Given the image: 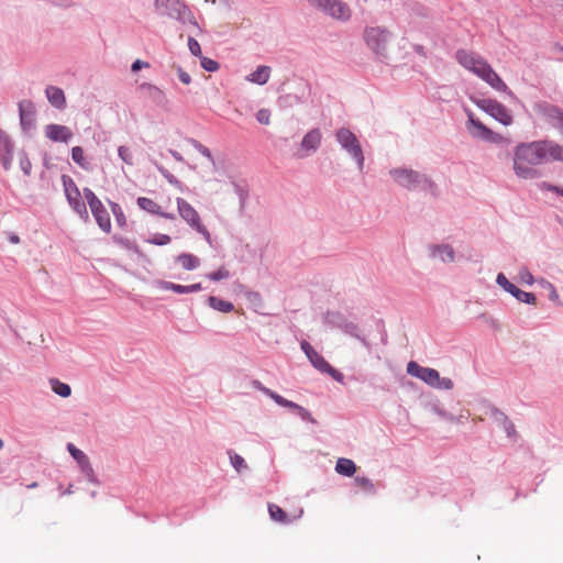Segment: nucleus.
Returning <instances> with one entry per match:
<instances>
[{"label": "nucleus", "mask_w": 563, "mask_h": 563, "mask_svg": "<svg viewBox=\"0 0 563 563\" xmlns=\"http://www.w3.org/2000/svg\"><path fill=\"white\" fill-rule=\"evenodd\" d=\"M406 371L408 375L420 379L431 388L451 390L454 387V383L451 378L441 377L437 369L421 366L416 361H410L407 364Z\"/></svg>", "instance_id": "obj_5"}, {"label": "nucleus", "mask_w": 563, "mask_h": 563, "mask_svg": "<svg viewBox=\"0 0 563 563\" xmlns=\"http://www.w3.org/2000/svg\"><path fill=\"white\" fill-rule=\"evenodd\" d=\"M433 411L439 416L441 417L442 419L446 420V421H453L454 420V416L446 412L444 409H441L439 407H433Z\"/></svg>", "instance_id": "obj_56"}, {"label": "nucleus", "mask_w": 563, "mask_h": 563, "mask_svg": "<svg viewBox=\"0 0 563 563\" xmlns=\"http://www.w3.org/2000/svg\"><path fill=\"white\" fill-rule=\"evenodd\" d=\"M271 71L272 69L269 66L262 65L258 66L253 73L249 74L245 79L249 82L263 86L269 80Z\"/></svg>", "instance_id": "obj_23"}, {"label": "nucleus", "mask_w": 563, "mask_h": 563, "mask_svg": "<svg viewBox=\"0 0 563 563\" xmlns=\"http://www.w3.org/2000/svg\"><path fill=\"white\" fill-rule=\"evenodd\" d=\"M157 287L164 290H175V283L172 282H165V280H158L156 283Z\"/></svg>", "instance_id": "obj_59"}, {"label": "nucleus", "mask_w": 563, "mask_h": 563, "mask_svg": "<svg viewBox=\"0 0 563 563\" xmlns=\"http://www.w3.org/2000/svg\"><path fill=\"white\" fill-rule=\"evenodd\" d=\"M307 4L322 15L336 21L347 22L352 16V9L343 0H305Z\"/></svg>", "instance_id": "obj_8"}, {"label": "nucleus", "mask_w": 563, "mask_h": 563, "mask_svg": "<svg viewBox=\"0 0 563 563\" xmlns=\"http://www.w3.org/2000/svg\"><path fill=\"white\" fill-rule=\"evenodd\" d=\"M556 147L552 141L540 140L528 143H520L514 148L512 169L519 179L532 180L541 176L537 166L551 161L555 155Z\"/></svg>", "instance_id": "obj_1"}, {"label": "nucleus", "mask_w": 563, "mask_h": 563, "mask_svg": "<svg viewBox=\"0 0 563 563\" xmlns=\"http://www.w3.org/2000/svg\"><path fill=\"white\" fill-rule=\"evenodd\" d=\"M258 389L265 395H267L271 399H273L277 405L294 410L302 420L311 423H317L316 419L312 417L310 411L303 408L302 406L284 398L279 394L262 385L258 386Z\"/></svg>", "instance_id": "obj_14"}, {"label": "nucleus", "mask_w": 563, "mask_h": 563, "mask_svg": "<svg viewBox=\"0 0 563 563\" xmlns=\"http://www.w3.org/2000/svg\"><path fill=\"white\" fill-rule=\"evenodd\" d=\"M512 296L518 301L523 302V303L536 305V302H537V297L534 294L523 291V290L519 289L518 287L514 291Z\"/></svg>", "instance_id": "obj_35"}, {"label": "nucleus", "mask_w": 563, "mask_h": 563, "mask_svg": "<svg viewBox=\"0 0 563 563\" xmlns=\"http://www.w3.org/2000/svg\"><path fill=\"white\" fill-rule=\"evenodd\" d=\"M552 145L556 147L555 155H551V161H561L563 162V146L552 141Z\"/></svg>", "instance_id": "obj_57"}, {"label": "nucleus", "mask_w": 563, "mask_h": 563, "mask_svg": "<svg viewBox=\"0 0 563 563\" xmlns=\"http://www.w3.org/2000/svg\"><path fill=\"white\" fill-rule=\"evenodd\" d=\"M322 320L329 328L340 329L345 334L360 341L364 347L371 350V343L362 333L360 327L355 322L349 320L342 312L329 310L323 314Z\"/></svg>", "instance_id": "obj_7"}, {"label": "nucleus", "mask_w": 563, "mask_h": 563, "mask_svg": "<svg viewBox=\"0 0 563 563\" xmlns=\"http://www.w3.org/2000/svg\"><path fill=\"white\" fill-rule=\"evenodd\" d=\"M140 88L144 90L147 97L157 104H162L166 101V95L159 87L150 82H144L140 86Z\"/></svg>", "instance_id": "obj_25"}, {"label": "nucleus", "mask_w": 563, "mask_h": 563, "mask_svg": "<svg viewBox=\"0 0 563 563\" xmlns=\"http://www.w3.org/2000/svg\"><path fill=\"white\" fill-rule=\"evenodd\" d=\"M150 64L147 62H144L142 59H135L131 65V70L133 73H136L141 70L142 68H148Z\"/></svg>", "instance_id": "obj_54"}, {"label": "nucleus", "mask_w": 563, "mask_h": 563, "mask_svg": "<svg viewBox=\"0 0 563 563\" xmlns=\"http://www.w3.org/2000/svg\"><path fill=\"white\" fill-rule=\"evenodd\" d=\"M496 283L500 288H503L505 291L509 292L511 296L517 288V286H515L512 283H510L503 273H499L497 275Z\"/></svg>", "instance_id": "obj_38"}, {"label": "nucleus", "mask_w": 563, "mask_h": 563, "mask_svg": "<svg viewBox=\"0 0 563 563\" xmlns=\"http://www.w3.org/2000/svg\"><path fill=\"white\" fill-rule=\"evenodd\" d=\"M166 180L173 186L180 187V181L172 174L166 178Z\"/></svg>", "instance_id": "obj_63"}, {"label": "nucleus", "mask_w": 563, "mask_h": 563, "mask_svg": "<svg viewBox=\"0 0 563 563\" xmlns=\"http://www.w3.org/2000/svg\"><path fill=\"white\" fill-rule=\"evenodd\" d=\"M48 384L52 390L62 398H68L71 395V387L58 378H49Z\"/></svg>", "instance_id": "obj_28"}, {"label": "nucleus", "mask_w": 563, "mask_h": 563, "mask_svg": "<svg viewBox=\"0 0 563 563\" xmlns=\"http://www.w3.org/2000/svg\"><path fill=\"white\" fill-rule=\"evenodd\" d=\"M476 106L506 126L512 123V115L510 111L496 100L479 99L476 101Z\"/></svg>", "instance_id": "obj_12"}, {"label": "nucleus", "mask_w": 563, "mask_h": 563, "mask_svg": "<svg viewBox=\"0 0 563 563\" xmlns=\"http://www.w3.org/2000/svg\"><path fill=\"white\" fill-rule=\"evenodd\" d=\"M44 134L52 142L65 144L69 143L74 137V133L70 128L57 123H51L45 125Z\"/></svg>", "instance_id": "obj_16"}, {"label": "nucleus", "mask_w": 563, "mask_h": 563, "mask_svg": "<svg viewBox=\"0 0 563 563\" xmlns=\"http://www.w3.org/2000/svg\"><path fill=\"white\" fill-rule=\"evenodd\" d=\"M137 206L152 214H158L162 213L161 207L152 199L146 197H140L137 198Z\"/></svg>", "instance_id": "obj_32"}, {"label": "nucleus", "mask_w": 563, "mask_h": 563, "mask_svg": "<svg viewBox=\"0 0 563 563\" xmlns=\"http://www.w3.org/2000/svg\"><path fill=\"white\" fill-rule=\"evenodd\" d=\"M335 471L341 475L352 476L356 472V465L350 459L340 457L336 461Z\"/></svg>", "instance_id": "obj_27"}, {"label": "nucleus", "mask_w": 563, "mask_h": 563, "mask_svg": "<svg viewBox=\"0 0 563 563\" xmlns=\"http://www.w3.org/2000/svg\"><path fill=\"white\" fill-rule=\"evenodd\" d=\"M427 252L431 261L444 265L454 264L457 261V253L455 249L446 242L430 243L427 246Z\"/></svg>", "instance_id": "obj_11"}, {"label": "nucleus", "mask_w": 563, "mask_h": 563, "mask_svg": "<svg viewBox=\"0 0 563 563\" xmlns=\"http://www.w3.org/2000/svg\"><path fill=\"white\" fill-rule=\"evenodd\" d=\"M208 305L212 309H214L217 311H220V312H224V313L231 312L234 309V306H233L232 302L223 300V299L218 298L216 296L208 297Z\"/></svg>", "instance_id": "obj_30"}, {"label": "nucleus", "mask_w": 563, "mask_h": 563, "mask_svg": "<svg viewBox=\"0 0 563 563\" xmlns=\"http://www.w3.org/2000/svg\"><path fill=\"white\" fill-rule=\"evenodd\" d=\"M518 280L521 284L531 286L534 283V277L529 268L522 266L518 271Z\"/></svg>", "instance_id": "obj_40"}, {"label": "nucleus", "mask_w": 563, "mask_h": 563, "mask_svg": "<svg viewBox=\"0 0 563 563\" xmlns=\"http://www.w3.org/2000/svg\"><path fill=\"white\" fill-rule=\"evenodd\" d=\"M181 24L189 26L192 32L196 35H201L203 33V30L199 25L196 16L194 15L192 11L188 8V5L185 7V9L181 11V13L176 19Z\"/></svg>", "instance_id": "obj_22"}, {"label": "nucleus", "mask_w": 563, "mask_h": 563, "mask_svg": "<svg viewBox=\"0 0 563 563\" xmlns=\"http://www.w3.org/2000/svg\"><path fill=\"white\" fill-rule=\"evenodd\" d=\"M191 143L192 145L195 146V148L201 154L203 155L205 157H207L211 163H214V159L212 157V154L211 152L209 151V148H207L205 145H202L201 143L195 141V140H191Z\"/></svg>", "instance_id": "obj_49"}, {"label": "nucleus", "mask_w": 563, "mask_h": 563, "mask_svg": "<svg viewBox=\"0 0 563 563\" xmlns=\"http://www.w3.org/2000/svg\"><path fill=\"white\" fill-rule=\"evenodd\" d=\"M206 277L212 282H219L230 277V273L227 268L220 267L218 271L209 273Z\"/></svg>", "instance_id": "obj_43"}, {"label": "nucleus", "mask_w": 563, "mask_h": 563, "mask_svg": "<svg viewBox=\"0 0 563 563\" xmlns=\"http://www.w3.org/2000/svg\"><path fill=\"white\" fill-rule=\"evenodd\" d=\"M228 455L230 459V464L238 473H242L249 468L245 460L236 452L229 450Z\"/></svg>", "instance_id": "obj_31"}, {"label": "nucleus", "mask_w": 563, "mask_h": 563, "mask_svg": "<svg viewBox=\"0 0 563 563\" xmlns=\"http://www.w3.org/2000/svg\"><path fill=\"white\" fill-rule=\"evenodd\" d=\"M246 298L252 303H257V305L262 303V297L257 291H252V290L247 291Z\"/></svg>", "instance_id": "obj_55"}, {"label": "nucleus", "mask_w": 563, "mask_h": 563, "mask_svg": "<svg viewBox=\"0 0 563 563\" xmlns=\"http://www.w3.org/2000/svg\"><path fill=\"white\" fill-rule=\"evenodd\" d=\"M174 291L177 294H189V288L188 286L176 284Z\"/></svg>", "instance_id": "obj_62"}, {"label": "nucleus", "mask_w": 563, "mask_h": 563, "mask_svg": "<svg viewBox=\"0 0 563 563\" xmlns=\"http://www.w3.org/2000/svg\"><path fill=\"white\" fill-rule=\"evenodd\" d=\"M14 142L7 132L0 129V164L10 170L13 162Z\"/></svg>", "instance_id": "obj_17"}, {"label": "nucleus", "mask_w": 563, "mask_h": 563, "mask_svg": "<svg viewBox=\"0 0 563 563\" xmlns=\"http://www.w3.org/2000/svg\"><path fill=\"white\" fill-rule=\"evenodd\" d=\"M62 181H63L64 191H65L68 202L80 198V191L71 177H69L67 175H63Z\"/></svg>", "instance_id": "obj_26"}, {"label": "nucleus", "mask_w": 563, "mask_h": 563, "mask_svg": "<svg viewBox=\"0 0 563 563\" xmlns=\"http://www.w3.org/2000/svg\"><path fill=\"white\" fill-rule=\"evenodd\" d=\"M121 243H122V245H123L125 249H128V250H130V251L134 252L137 256H140V257H143V256H144L143 252L140 250V247L137 246V244H135L134 242H131V241H129V240H122V241H121Z\"/></svg>", "instance_id": "obj_51"}, {"label": "nucleus", "mask_w": 563, "mask_h": 563, "mask_svg": "<svg viewBox=\"0 0 563 563\" xmlns=\"http://www.w3.org/2000/svg\"><path fill=\"white\" fill-rule=\"evenodd\" d=\"M232 187H233L235 194L239 197L240 213L243 214L244 211H245V206H246V201H247V198H249V192L242 186H240V185H238L235 183H232Z\"/></svg>", "instance_id": "obj_36"}, {"label": "nucleus", "mask_w": 563, "mask_h": 563, "mask_svg": "<svg viewBox=\"0 0 563 563\" xmlns=\"http://www.w3.org/2000/svg\"><path fill=\"white\" fill-rule=\"evenodd\" d=\"M187 44H188V49L189 52L196 56V57H199V59L203 56L202 55V52H201V46L200 44L196 41L195 37L192 36H189L188 40H187Z\"/></svg>", "instance_id": "obj_45"}, {"label": "nucleus", "mask_w": 563, "mask_h": 563, "mask_svg": "<svg viewBox=\"0 0 563 563\" xmlns=\"http://www.w3.org/2000/svg\"><path fill=\"white\" fill-rule=\"evenodd\" d=\"M323 373L329 374L330 376H332L338 382H341L342 378H343V375L341 373H339L336 369H334L332 366H331L330 371H324Z\"/></svg>", "instance_id": "obj_60"}, {"label": "nucleus", "mask_w": 563, "mask_h": 563, "mask_svg": "<svg viewBox=\"0 0 563 563\" xmlns=\"http://www.w3.org/2000/svg\"><path fill=\"white\" fill-rule=\"evenodd\" d=\"M175 262L178 263L185 271H195L201 264L200 258L191 253H181L177 255L175 257Z\"/></svg>", "instance_id": "obj_24"}, {"label": "nucleus", "mask_w": 563, "mask_h": 563, "mask_svg": "<svg viewBox=\"0 0 563 563\" xmlns=\"http://www.w3.org/2000/svg\"><path fill=\"white\" fill-rule=\"evenodd\" d=\"M170 240V236L167 234L156 233L147 239L146 242L154 245H167Z\"/></svg>", "instance_id": "obj_44"}, {"label": "nucleus", "mask_w": 563, "mask_h": 563, "mask_svg": "<svg viewBox=\"0 0 563 563\" xmlns=\"http://www.w3.org/2000/svg\"><path fill=\"white\" fill-rule=\"evenodd\" d=\"M71 208L81 217L88 218V212L85 202L81 200V198H78L76 200H73L69 202Z\"/></svg>", "instance_id": "obj_46"}, {"label": "nucleus", "mask_w": 563, "mask_h": 563, "mask_svg": "<svg viewBox=\"0 0 563 563\" xmlns=\"http://www.w3.org/2000/svg\"><path fill=\"white\" fill-rule=\"evenodd\" d=\"M393 181L407 190H424L435 194V183L426 174L407 167H396L389 170Z\"/></svg>", "instance_id": "obj_3"}, {"label": "nucleus", "mask_w": 563, "mask_h": 563, "mask_svg": "<svg viewBox=\"0 0 563 563\" xmlns=\"http://www.w3.org/2000/svg\"><path fill=\"white\" fill-rule=\"evenodd\" d=\"M501 426H503V428L506 431L508 437H514L515 435L516 429H515L514 423L509 419H507L505 422H503Z\"/></svg>", "instance_id": "obj_58"}, {"label": "nucleus", "mask_w": 563, "mask_h": 563, "mask_svg": "<svg viewBox=\"0 0 563 563\" xmlns=\"http://www.w3.org/2000/svg\"><path fill=\"white\" fill-rule=\"evenodd\" d=\"M81 472L87 476L90 482H95L93 468L89 462V459L79 465Z\"/></svg>", "instance_id": "obj_50"}, {"label": "nucleus", "mask_w": 563, "mask_h": 563, "mask_svg": "<svg viewBox=\"0 0 563 563\" xmlns=\"http://www.w3.org/2000/svg\"><path fill=\"white\" fill-rule=\"evenodd\" d=\"M538 283L542 288L547 290V292H549V299L551 301L555 302L556 305H561L559 294L552 283L544 278H540Z\"/></svg>", "instance_id": "obj_34"}, {"label": "nucleus", "mask_w": 563, "mask_h": 563, "mask_svg": "<svg viewBox=\"0 0 563 563\" xmlns=\"http://www.w3.org/2000/svg\"><path fill=\"white\" fill-rule=\"evenodd\" d=\"M321 141H322V133H321L320 129H318V128L311 129L303 135V137L299 144V147L295 153V156L300 159L310 156L311 154H313L318 151V148L321 145Z\"/></svg>", "instance_id": "obj_15"}, {"label": "nucleus", "mask_w": 563, "mask_h": 563, "mask_svg": "<svg viewBox=\"0 0 563 563\" xmlns=\"http://www.w3.org/2000/svg\"><path fill=\"white\" fill-rule=\"evenodd\" d=\"M363 40L379 60L388 58V46L391 41L389 30L383 26H366L363 31Z\"/></svg>", "instance_id": "obj_6"}, {"label": "nucleus", "mask_w": 563, "mask_h": 563, "mask_svg": "<svg viewBox=\"0 0 563 563\" xmlns=\"http://www.w3.org/2000/svg\"><path fill=\"white\" fill-rule=\"evenodd\" d=\"M176 205H177V209H178V213H179L180 218L192 230H195L197 233L202 235V238L209 245H212L211 234L208 231V229L206 228V225L202 223L198 211L184 198L178 197L176 199Z\"/></svg>", "instance_id": "obj_9"}, {"label": "nucleus", "mask_w": 563, "mask_h": 563, "mask_svg": "<svg viewBox=\"0 0 563 563\" xmlns=\"http://www.w3.org/2000/svg\"><path fill=\"white\" fill-rule=\"evenodd\" d=\"M300 346H301V350L303 351V353L306 354V356L308 357V360L310 361V363L312 364V366L314 368H317L318 371H320L322 373L324 371H330L331 369V365L323 358L322 355H320L310 345V343H308L307 341H302Z\"/></svg>", "instance_id": "obj_20"}, {"label": "nucleus", "mask_w": 563, "mask_h": 563, "mask_svg": "<svg viewBox=\"0 0 563 563\" xmlns=\"http://www.w3.org/2000/svg\"><path fill=\"white\" fill-rule=\"evenodd\" d=\"M468 411L461 412L457 417L454 416L453 423H462L468 418Z\"/></svg>", "instance_id": "obj_61"}, {"label": "nucleus", "mask_w": 563, "mask_h": 563, "mask_svg": "<svg viewBox=\"0 0 563 563\" xmlns=\"http://www.w3.org/2000/svg\"><path fill=\"white\" fill-rule=\"evenodd\" d=\"M118 155L120 159L126 165L132 166L134 164L133 153L129 146L121 145L118 147Z\"/></svg>", "instance_id": "obj_37"}, {"label": "nucleus", "mask_w": 563, "mask_h": 563, "mask_svg": "<svg viewBox=\"0 0 563 563\" xmlns=\"http://www.w3.org/2000/svg\"><path fill=\"white\" fill-rule=\"evenodd\" d=\"M45 95L52 107L64 110L66 108V97L63 89L56 86H48L45 89Z\"/></svg>", "instance_id": "obj_21"}, {"label": "nucleus", "mask_w": 563, "mask_h": 563, "mask_svg": "<svg viewBox=\"0 0 563 563\" xmlns=\"http://www.w3.org/2000/svg\"><path fill=\"white\" fill-rule=\"evenodd\" d=\"M354 481H355L356 485L360 486L361 488H363L364 490H367L369 493H373L375 490L374 484L367 477L357 476V477H355Z\"/></svg>", "instance_id": "obj_48"}, {"label": "nucleus", "mask_w": 563, "mask_h": 563, "mask_svg": "<svg viewBox=\"0 0 563 563\" xmlns=\"http://www.w3.org/2000/svg\"><path fill=\"white\" fill-rule=\"evenodd\" d=\"M176 71L179 80L184 85H189L191 82V76L187 71H185L180 66L176 67Z\"/></svg>", "instance_id": "obj_53"}, {"label": "nucleus", "mask_w": 563, "mask_h": 563, "mask_svg": "<svg viewBox=\"0 0 563 563\" xmlns=\"http://www.w3.org/2000/svg\"><path fill=\"white\" fill-rule=\"evenodd\" d=\"M200 66L207 70V71H210V73H214L217 70H219L220 68V65L217 60L214 59H211L209 57H206V56H202L200 58Z\"/></svg>", "instance_id": "obj_42"}, {"label": "nucleus", "mask_w": 563, "mask_h": 563, "mask_svg": "<svg viewBox=\"0 0 563 563\" xmlns=\"http://www.w3.org/2000/svg\"><path fill=\"white\" fill-rule=\"evenodd\" d=\"M67 451L74 457V460L78 463V465H80L81 463H84L85 461L88 460V456L85 454V452H82L81 450L76 448L73 443L67 444Z\"/></svg>", "instance_id": "obj_39"}, {"label": "nucleus", "mask_w": 563, "mask_h": 563, "mask_svg": "<svg viewBox=\"0 0 563 563\" xmlns=\"http://www.w3.org/2000/svg\"><path fill=\"white\" fill-rule=\"evenodd\" d=\"M154 5L161 14L176 20L187 4L181 0H155Z\"/></svg>", "instance_id": "obj_18"}, {"label": "nucleus", "mask_w": 563, "mask_h": 563, "mask_svg": "<svg viewBox=\"0 0 563 563\" xmlns=\"http://www.w3.org/2000/svg\"><path fill=\"white\" fill-rule=\"evenodd\" d=\"M271 115H272L271 110L263 108L256 112V120L261 124L268 125V124H271Z\"/></svg>", "instance_id": "obj_47"}, {"label": "nucleus", "mask_w": 563, "mask_h": 563, "mask_svg": "<svg viewBox=\"0 0 563 563\" xmlns=\"http://www.w3.org/2000/svg\"><path fill=\"white\" fill-rule=\"evenodd\" d=\"M467 117V131L472 137L495 144L503 142V136L500 134L495 133L484 125L472 112H468Z\"/></svg>", "instance_id": "obj_13"}, {"label": "nucleus", "mask_w": 563, "mask_h": 563, "mask_svg": "<svg viewBox=\"0 0 563 563\" xmlns=\"http://www.w3.org/2000/svg\"><path fill=\"white\" fill-rule=\"evenodd\" d=\"M73 161L84 169H89V162L86 158L85 151L81 146H74L71 148Z\"/></svg>", "instance_id": "obj_33"}, {"label": "nucleus", "mask_w": 563, "mask_h": 563, "mask_svg": "<svg viewBox=\"0 0 563 563\" xmlns=\"http://www.w3.org/2000/svg\"><path fill=\"white\" fill-rule=\"evenodd\" d=\"M490 416L499 424H501L503 422H505L508 419V417L497 408L490 409Z\"/></svg>", "instance_id": "obj_52"}, {"label": "nucleus", "mask_w": 563, "mask_h": 563, "mask_svg": "<svg viewBox=\"0 0 563 563\" xmlns=\"http://www.w3.org/2000/svg\"><path fill=\"white\" fill-rule=\"evenodd\" d=\"M19 163L22 172L24 175L29 176L31 175L32 164L27 156V154L24 151L19 152Z\"/></svg>", "instance_id": "obj_41"}, {"label": "nucleus", "mask_w": 563, "mask_h": 563, "mask_svg": "<svg viewBox=\"0 0 563 563\" xmlns=\"http://www.w3.org/2000/svg\"><path fill=\"white\" fill-rule=\"evenodd\" d=\"M84 196L89 205V208L100 227V229L104 232H110L111 230V221L108 211L103 207L102 202L99 198L93 194L89 188L84 189Z\"/></svg>", "instance_id": "obj_10"}, {"label": "nucleus", "mask_w": 563, "mask_h": 563, "mask_svg": "<svg viewBox=\"0 0 563 563\" xmlns=\"http://www.w3.org/2000/svg\"><path fill=\"white\" fill-rule=\"evenodd\" d=\"M188 288H189V294H190V292L200 291L202 289V286L200 283H197V284L189 285Z\"/></svg>", "instance_id": "obj_64"}, {"label": "nucleus", "mask_w": 563, "mask_h": 563, "mask_svg": "<svg viewBox=\"0 0 563 563\" xmlns=\"http://www.w3.org/2000/svg\"><path fill=\"white\" fill-rule=\"evenodd\" d=\"M20 123L23 130H31L35 125V106L30 100H22L19 103Z\"/></svg>", "instance_id": "obj_19"}, {"label": "nucleus", "mask_w": 563, "mask_h": 563, "mask_svg": "<svg viewBox=\"0 0 563 563\" xmlns=\"http://www.w3.org/2000/svg\"><path fill=\"white\" fill-rule=\"evenodd\" d=\"M457 63L476 75L497 91H508L507 85L479 54L466 49H459L455 53Z\"/></svg>", "instance_id": "obj_2"}, {"label": "nucleus", "mask_w": 563, "mask_h": 563, "mask_svg": "<svg viewBox=\"0 0 563 563\" xmlns=\"http://www.w3.org/2000/svg\"><path fill=\"white\" fill-rule=\"evenodd\" d=\"M268 512L271 518L279 523L288 525L292 521V519L279 506L275 504L268 505Z\"/></svg>", "instance_id": "obj_29"}, {"label": "nucleus", "mask_w": 563, "mask_h": 563, "mask_svg": "<svg viewBox=\"0 0 563 563\" xmlns=\"http://www.w3.org/2000/svg\"><path fill=\"white\" fill-rule=\"evenodd\" d=\"M335 142L340 148L355 162L360 173H363L365 166V155L362 144L354 132L349 128L341 126L334 132Z\"/></svg>", "instance_id": "obj_4"}]
</instances>
